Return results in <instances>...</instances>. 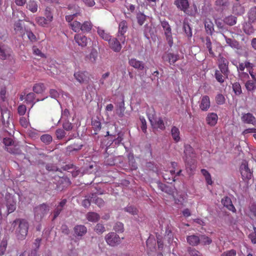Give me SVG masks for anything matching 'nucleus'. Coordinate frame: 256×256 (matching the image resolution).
<instances>
[{
	"mask_svg": "<svg viewBox=\"0 0 256 256\" xmlns=\"http://www.w3.org/2000/svg\"><path fill=\"white\" fill-rule=\"evenodd\" d=\"M106 243L110 246H114L121 242V238L118 234L114 232L107 234L105 236Z\"/></svg>",
	"mask_w": 256,
	"mask_h": 256,
	"instance_id": "nucleus-6",
	"label": "nucleus"
},
{
	"mask_svg": "<svg viewBox=\"0 0 256 256\" xmlns=\"http://www.w3.org/2000/svg\"><path fill=\"white\" fill-rule=\"evenodd\" d=\"M37 23L42 26H46L50 24L44 16H38L36 18Z\"/></svg>",
	"mask_w": 256,
	"mask_h": 256,
	"instance_id": "nucleus-46",
	"label": "nucleus"
},
{
	"mask_svg": "<svg viewBox=\"0 0 256 256\" xmlns=\"http://www.w3.org/2000/svg\"><path fill=\"white\" fill-rule=\"evenodd\" d=\"M252 22H246L244 26V30L248 34H250L254 32V28L252 25Z\"/></svg>",
	"mask_w": 256,
	"mask_h": 256,
	"instance_id": "nucleus-39",
	"label": "nucleus"
},
{
	"mask_svg": "<svg viewBox=\"0 0 256 256\" xmlns=\"http://www.w3.org/2000/svg\"><path fill=\"white\" fill-rule=\"evenodd\" d=\"M92 24L90 21H86L81 24V30L84 32H88L90 31Z\"/></svg>",
	"mask_w": 256,
	"mask_h": 256,
	"instance_id": "nucleus-35",
	"label": "nucleus"
},
{
	"mask_svg": "<svg viewBox=\"0 0 256 256\" xmlns=\"http://www.w3.org/2000/svg\"><path fill=\"white\" fill-rule=\"evenodd\" d=\"M236 252L234 250H230L224 252L220 256H236Z\"/></svg>",
	"mask_w": 256,
	"mask_h": 256,
	"instance_id": "nucleus-64",
	"label": "nucleus"
},
{
	"mask_svg": "<svg viewBox=\"0 0 256 256\" xmlns=\"http://www.w3.org/2000/svg\"><path fill=\"white\" fill-rule=\"evenodd\" d=\"M174 170H170V172H166V173L163 174V178L167 182L172 183V182L175 180V176H174Z\"/></svg>",
	"mask_w": 256,
	"mask_h": 256,
	"instance_id": "nucleus-24",
	"label": "nucleus"
},
{
	"mask_svg": "<svg viewBox=\"0 0 256 256\" xmlns=\"http://www.w3.org/2000/svg\"><path fill=\"white\" fill-rule=\"evenodd\" d=\"M10 111L6 108H1V118H0V126H2L5 131L10 134L9 130L14 128V125L10 118Z\"/></svg>",
	"mask_w": 256,
	"mask_h": 256,
	"instance_id": "nucleus-2",
	"label": "nucleus"
},
{
	"mask_svg": "<svg viewBox=\"0 0 256 256\" xmlns=\"http://www.w3.org/2000/svg\"><path fill=\"white\" fill-rule=\"evenodd\" d=\"M86 218L90 222H96L99 220L100 216L96 212H90L87 214Z\"/></svg>",
	"mask_w": 256,
	"mask_h": 256,
	"instance_id": "nucleus-38",
	"label": "nucleus"
},
{
	"mask_svg": "<svg viewBox=\"0 0 256 256\" xmlns=\"http://www.w3.org/2000/svg\"><path fill=\"white\" fill-rule=\"evenodd\" d=\"M174 4L178 9L190 16L194 15L197 12L196 6L195 4L193 5V10L191 11L188 10L189 2L188 0H174Z\"/></svg>",
	"mask_w": 256,
	"mask_h": 256,
	"instance_id": "nucleus-5",
	"label": "nucleus"
},
{
	"mask_svg": "<svg viewBox=\"0 0 256 256\" xmlns=\"http://www.w3.org/2000/svg\"><path fill=\"white\" fill-rule=\"evenodd\" d=\"M228 65V60L220 54L218 60V68H220V72L226 77L228 76L229 74Z\"/></svg>",
	"mask_w": 256,
	"mask_h": 256,
	"instance_id": "nucleus-7",
	"label": "nucleus"
},
{
	"mask_svg": "<svg viewBox=\"0 0 256 256\" xmlns=\"http://www.w3.org/2000/svg\"><path fill=\"white\" fill-rule=\"evenodd\" d=\"M204 26L207 34L212 35L214 30V24L209 18H206L204 21Z\"/></svg>",
	"mask_w": 256,
	"mask_h": 256,
	"instance_id": "nucleus-26",
	"label": "nucleus"
},
{
	"mask_svg": "<svg viewBox=\"0 0 256 256\" xmlns=\"http://www.w3.org/2000/svg\"><path fill=\"white\" fill-rule=\"evenodd\" d=\"M11 50L6 46L0 43V58L6 60L10 55Z\"/></svg>",
	"mask_w": 256,
	"mask_h": 256,
	"instance_id": "nucleus-16",
	"label": "nucleus"
},
{
	"mask_svg": "<svg viewBox=\"0 0 256 256\" xmlns=\"http://www.w3.org/2000/svg\"><path fill=\"white\" fill-rule=\"evenodd\" d=\"M136 18L138 23L140 25H142L146 20V16L144 14L139 12L137 14Z\"/></svg>",
	"mask_w": 256,
	"mask_h": 256,
	"instance_id": "nucleus-53",
	"label": "nucleus"
},
{
	"mask_svg": "<svg viewBox=\"0 0 256 256\" xmlns=\"http://www.w3.org/2000/svg\"><path fill=\"white\" fill-rule=\"evenodd\" d=\"M216 100L218 104H224L225 102V98L222 94H218L216 98Z\"/></svg>",
	"mask_w": 256,
	"mask_h": 256,
	"instance_id": "nucleus-61",
	"label": "nucleus"
},
{
	"mask_svg": "<svg viewBox=\"0 0 256 256\" xmlns=\"http://www.w3.org/2000/svg\"><path fill=\"white\" fill-rule=\"evenodd\" d=\"M74 40L76 43L80 46L84 48L88 44L87 38L82 34H76L74 36Z\"/></svg>",
	"mask_w": 256,
	"mask_h": 256,
	"instance_id": "nucleus-15",
	"label": "nucleus"
},
{
	"mask_svg": "<svg viewBox=\"0 0 256 256\" xmlns=\"http://www.w3.org/2000/svg\"><path fill=\"white\" fill-rule=\"evenodd\" d=\"M236 66L238 71V72H243L245 68H246L248 70V68H252L254 67V64L249 62H240L238 65L234 64Z\"/></svg>",
	"mask_w": 256,
	"mask_h": 256,
	"instance_id": "nucleus-25",
	"label": "nucleus"
},
{
	"mask_svg": "<svg viewBox=\"0 0 256 256\" xmlns=\"http://www.w3.org/2000/svg\"><path fill=\"white\" fill-rule=\"evenodd\" d=\"M232 88L236 94H240L242 93L241 86L238 82H234L233 84Z\"/></svg>",
	"mask_w": 256,
	"mask_h": 256,
	"instance_id": "nucleus-50",
	"label": "nucleus"
},
{
	"mask_svg": "<svg viewBox=\"0 0 256 256\" xmlns=\"http://www.w3.org/2000/svg\"><path fill=\"white\" fill-rule=\"evenodd\" d=\"M249 22H254L256 20V6L252 8L248 12Z\"/></svg>",
	"mask_w": 256,
	"mask_h": 256,
	"instance_id": "nucleus-33",
	"label": "nucleus"
},
{
	"mask_svg": "<svg viewBox=\"0 0 256 256\" xmlns=\"http://www.w3.org/2000/svg\"><path fill=\"white\" fill-rule=\"evenodd\" d=\"M56 137L58 139H62L66 135L65 132L62 129H58L56 132Z\"/></svg>",
	"mask_w": 256,
	"mask_h": 256,
	"instance_id": "nucleus-63",
	"label": "nucleus"
},
{
	"mask_svg": "<svg viewBox=\"0 0 256 256\" xmlns=\"http://www.w3.org/2000/svg\"><path fill=\"white\" fill-rule=\"evenodd\" d=\"M188 243L192 246H196L200 243V236L196 235H191L186 238Z\"/></svg>",
	"mask_w": 256,
	"mask_h": 256,
	"instance_id": "nucleus-22",
	"label": "nucleus"
},
{
	"mask_svg": "<svg viewBox=\"0 0 256 256\" xmlns=\"http://www.w3.org/2000/svg\"><path fill=\"white\" fill-rule=\"evenodd\" d=\"M97 32L98 35L104 40L108 41L111 38L110 36L100 28H98Z\"/></svg>",
	"mask_w": 256,
	"mask_h": 256,
	"instance_id": "nucleus-37",
	"label": "nucleus"
},
{
	"mask_svg": "<svg viewBox=\"0 0 256 256\" xmlns=\"http://www.w3.org/2000/svg\"><path fill=\"white\" fill-rule=\"evenodd\" d=\"M82 144H74L72 146H68L67 148V151L70 152L73 151H78L82 148Z\"/></svg>",
	"mask_w": 256,
	"mask_h": 256,
	"instance_id": "nucleus-51",
	"label": "nucleus"
},
{
	"mask_svg": "<svg viewBox=\"0 0 256 256\" xmlns=\"http://www.w3.org/2000/svg\"><path fill=\"white\" fill-rule=\"evenodd\" d=\"M129 64L134 68L138 70H142L144 68V64L140 60H136V58H131L129 60Z\"/></svg>",
	"mask_w": 256,
	"mask_h": 256,
	"instance_id": "nucleus-21",
	"label": "nucleus"
},
{
	"mask_svg": "<svg viewBox=\"0 0 256 256\" xmlns=\"http://www.w3.org/2000/svg\"><path fill=\"white\" fill-rule=\"evenodd\" d=\"M242 122L256 126V118L251 113L242 114L241 117Z\"/></svg>",
	"mask_w": 256,
	"mask_h": 256,
	"instance_id": "nucleus-13",
	"label": "nucleus"
},
{
	"mask_svg": "<svg viewBox=\"0 0 256 256\" xmlns=\"http://www.w3.org/2000/svg\"><path fill=\"white\" fill-rule=\"evenodd\" d=\"M210 106V99L208 96H202L199 102L200 108L202 111H207Z\"/></svg>",
	"mask_w": 256,
	"mask_h": 256,
	"instance_id": "nucleus-12",
	"label": "nucleus"
},
{
	"mask_svg": "<svg viewBox=\"0 0 256 256\" xmlns=\"http://www.w3.org/2000/svg\"><path fill=\"white\" fill-rule=\"evenodd\" d=\"M108 42L110 48L114 52H118L121 50L122 46L116 38H110Z\"/></svg>",
	"mask_w": 256,
	"mask_h": 256,
	"instance_id": "nucleus-18",
	"label": "nucleus"
},
{
	"mask_svg": "<svg viewBox=\"0 0 256 256\" xmlns=\"http://www.w3.org/2000/svg\"><path fill=\"white\" fill-rule=\"evenodd\" d=\"M50 96L52 98L56 100L60 96V93L54 89L50 90Z\"/></svg>",
	"mask_w": 256,
	"mask_h": 256,
	"instance_id": "nucleus-62",
	"label": "nucleus"
},
{
	"mask_svg": "<svg viewBox=\"0 0 256 256\" xmlns=\"http://www.w3.org/2000/svg\"><path fill=\"white\" fill-rule=\"evenodd\" d=\"M128 28V22L126 21L122 20L120 22L118 36L122 44H124L126 40L124 34L126 32Z\"/></svg>",
	"mask_w": 256,
	"mask_h": 256,
	"instance_id": "nucleus-9",
	"label": "nucleus"
},
{
	"mask_svg": "<svg viewBox=\"0 0 256 256\" xmlns=\"http://www.w3.org/2000/svg\"><path fill=\"white\" fill-rule=\"evenodd\" d=\"M32 52L33 54L38 56L40 58L44 57V54L36 46H34L32 47Z\"/></svg>",
	"mask_w": 256,
	"mask_h": 256,
	"instance_id": "nucleus-56",
	"label": "nucleus"
},
{
	"mask_svg": "<svg viewBox=\"0 0 256 256\" xmlns=\"http://www.w3.org/2000/svg\"><path fill=\"white\" fill-rule=\"evenodd\" d=\"M214 76L218 82L220 83H223L224 82V76L221 74L219 70H216Z\"/></svg>",
	"mask_w": 256,
	"mask_h": 256,
	"instance_id": "nucleus-52",
	"label": "nucleus"
},
{
	"mask_svg": "<svg viewBox=\"0 0 256 256\" xmlns=\"http://www.w3.org/2000/svg\"><path fill=\"white\" fill-rule=\"evenodd\" d=\"M14 30L16 33L22 36L24 34L25 30L22 26L21 20H19L15 22L14 24Z\"/></svg>",
	"mask_w": 256,
	"mask_h": 256,
	"instance_id": "nucleus-30",
	"label": "nucleus"
},
{
	"mask_svg": "<svg viewBox=\"0 0 256 256\" xmlns=\"http://www.w3.org/2000/svg\"><path fill=\"white\" fill-rule=\"evenodd\" d=\"M49 210L48 206L46 204H42L34 208V216L36 219L40 220Z\"/></svg>",
	"mask_w": 256,
	"mask_h": 256,
	"instance_id": "nucleus-10",
	"label": "nucleus"
},
{
	"mask_svg": "<svg viewBox=\"0 0 256 256\" xmlns=\"http://www.w3.org/2000/svg\"><path fill=\"white\" fill-rule=\"evenodd\" d=\"M12 226L14 228V232L17 238L20 240L25 239L29 228L27 220L24 219L18 218L13 222Z\"/></svg>",
	"mask_w": 256,
	"mask_h": 256,
	"instance_id": "nucleus-1",
	"label": "nucleus"
},
{
	"mask_svg": "<svg viewBox=\"0 0 256 256\" xmlns=\"http://www.w3.org/2000/svg\"><path fill=\"white\" fill-rule=\"evenodd\" d=\"M200 242L202 245H209L212 242V240L206 235H200Z\"/></svg>",
	"mask_w": 256,
	"mask_h": 256,
	"instance_id": "nucleus-44",
	"label": "nucleus"
},
{
	"mask_svg": "<svg viewBox=\"0 0 256 256\" xmlns=\"http://www.w3.org/2000/svg\"><path fill=\"white\" fill-rule=\"evenodd\" d=\"M218 116L216 113L210 112L207 114L206 122L210 126H214L218 122Z\"/></svg>",
	"mask_w": 256,
	"mask_h": 256,
	"instance_id": "nucleus-17",
	"label": "nucleus"
},
{
	"mask_svg": "<svg viewBox=\"0 0 256 256\" xmlns=\"http://www.w3.org/2000/svg\"><path fill=\"white\" fill-rule=\"evenodd\" d=\"M164 61H168L170 64H174L178 60V56L171 53L166 54L162 56Z\"/></svg>",
	"mask_w": 256,
	"mask_h": 256,
	"instance_id": "nucleus-23",
	"label": "nucleus"
},
{
	"mask_svg": "<svg viewBox=\"0 0 256 256\" xmlns=\"http://www.w3.org/2000/svg\"><path fill=\"white\" fill-rule=\"evenodd\" d=\"M26 8L32 13L36 12L38 10L37 2L34 0H30L26 5Z\"/></svg>",
	"mask_w": 256,
	"mask_h": 256,
	"instance_id": "nucleus-31",
	"label": "nucleus"
},
{
	"mask_svg": "<svg viewBox=\"0 0 256 256\" xmlns=\"http://www.w3.org/2000/svg\"><path fill=\"white\" fill-rule=\"evenodd\" d=\"M114 230L118 232H122L124 230V225L122 222H116L114 226Z\"/></svg>",
	"mask_w": 256,
	"mask_h": 256,
	"instance_id": "nucleus-59",
	"label": "nucleus"
},
{
	"mask_svg": "<svg viewBox=\"0 0 256 256\" xmlns=\"http://www.w3.org/2000/svg\"><path fill=\"white\" fill-rule=\"evenodd\" d=\"M216 6L222 8V9L227 6L228 2L226 0H216Z\"/></svg>",
	"mask_w": 256,
	"mask_h": 256,
	"instance_id": "nucleus-55",
	"label": "nucleus"
},
{
	"mask_svg": "<svg viewBox=\"0 0 256 256\" xmlns=\"http://www.w3.org/2000/svg\"><path fill=\"white\" fill-rule=\"evenodd\" d=\"M44 14L45 18L50 23L54 20L52 10L50 7H46L44 11Z\"/></svg>",
	"mask_w": 256,
	"mask_h": 256,
	"instance_id": "nucleus-29",
	"label": "nucleus"
},
{
	"mask_svg": "<svg viewBox=\"0 0 256 256\" xmlns=\"http://www.w3.org/2000/svg\"><path fill=\"white\" fill-rule=\"evenodd\" d=\"M76 80L80 84L84 83L88 80V74L85 71H78L74 74Z\"/></svg>",
	"mask_w": 256,
	"mask_h": 256,
	"instance_id": "nucleus-14",
	"label": "nucleus"
},
{
	"mask_svg": "<svg viewBox=\"0 0 256 256\" xmlns=\"http://www.w3.org/2000/svg\"><path fill=\"white\" fill-rule=\"evenodd\" d=\"M183 29L188 37H191L192 36V31L189 24L186 22H184Z\"/></svg>",
	"mask_w": 256,
	"mask_h": 256,
	"instance_id": "nucleus-48",
	"label": "nucleus"
},
{
	"mask_svg": "<svg viewBox=\"0 0 256 256\" xmlns=\"http://www.w3.org/2000/svg\"><path fill=\"white\" fill-rule=\"evenodd\" d=\"M170 134L175 142H178L180 140V131L176 126H172Z\"/></svg>",
	"mask_w": 256,
	"mask_h": 256,
	"instance_id": "nucleus-20",
	"label": "nucleus"
},
{
	"mask_svg": "<svg viewBox=\"0 0 256 256\" xmlns=\"http://www.w3.org/2000/svg\"><path fill=\"white\" fill-rule=\"evenodd\" d=\"M3 142L6 146V150L10 154L20 156L22 158H24L25 156L20 150V146L15 144L11 138H4Z\"/></svg>",
	"mask_w": 256,
	"mask_h": 256,
	"instance_id": "nucleus-4",
	"label": "nucleus"
},
{
	"mask_svg": "<svg viewBox=\"0 0 256 256\" xmlns=\"http://www.w3.org/2000/svg\"><path fill=\"white\" fill-rule=\"evenodd\" d=\"M176 195L178 198H176V196H174V194L173 196L175 203L178 204H182L185 199V196L182 195V194L178 193H176Z\"/></svg>",
	"mask_w": 256,
	"mask_h": 256,
	"instance_id": "nucleus-42",
	"label": "nucleus"
},
{
	"mask_svg": "<svg viewBox=\"0 0 256 256\" xmlns=\"http://www.w3.org/2000/svg\"><path fill=\"white\" fill-rule=\"evenodd\" d=\"M193 148L190 145H185L184 152L186 156L190 157L192 156V154H193Z\"/></svg>",
	"mask_w": 256,
	"mask_h": 256,
	"instance_id": "nucleus-49",
	"label": "nucleus"
},
{
	"mask_svg": "<svg viewBox=\"0 0 256 256\" xmlns=\"http://www.w3.org/2000/svg\"><path fill=\"white\" fill-rule=\"evenodd\" d=\"M3 194H0V205H5L6 207V214L14 212L16 208V202L14 196L9 193H6L4 198Z\"/></svg>",
	"mask_w": 256,
	"mask_h": 256,
	"instance_id": "nucleus-3",
	"label": "nucleus"
},
{
	"mask_svg": "<svg viewBox=\"0 0 256 256\" xmlns=\"http://www.w3.org/2000/svg\"><path fill=\"white\" fill-rule=\"evenodd\" d=\"M232 12L236 15H242L244 12V8L239 4H235L232 8Z\"/></svg>",
	"mask_w": 256,
	"mask_h": 256,
	"instance_id": "nucleus-32",
	"label": "nucleus"
},
{
	"mask_svg": "<svg viewBox=\"0 0 256 256\" xmlns=\"http://www.w3.org/2000/svg\"><path fill=\"white\" fill-rule=\"evenodd\" d=\"M7 246V240H2L0 244V253L4 254Z\"/></svg>",
	"mask_w": 256,
	"mask_h": 256,
	"instance_id": "nucleus-57",
	"label": "nucleus"
},
{
	"mask_svg": "<svg viewBox=\"0 0 256 256\" xmlns=\"http://www.w3.org/2000/svg\"><path fill=\"white\" fill-rule=\"evenodd\" d=\"M240 170L243 179L249 180L251 178L252 174L248 168L247 162L244 161L240 166Z\"/></svg>",
	"mask_w": 256,
	"mask_h": 256,
	"instance_id": "nucleus-11",
	"label": "nucleus"
},
{
	"mask_svg": "<svg viewBox=\"0 0 256 256\" xmlns=\"http://www.w3.org/2000/svg\"><path fill=\"white\" fill-rule=\"evenodd\" d=\"M45 89L46 87L44 84L42 83L36 84L33 88V90L37 94L42 93Z\"/></svg>",
	"mask_w": 256,
	"mask_h": 256,
	"instance_id": "nucleus-41",
	"label": "nucleus"
},
{
	"mask_svg": "<svg viewBox=\"0 0 256 256\" xmlns=\"http://www.w3.org/2000/svg\"><path fill=\"white\" fill-rule=\"evenodd\" d=\"M161 25L163 28L164 33L168 44L171 46L173 44V40L170 26L166 21L162 22Z\"/></svg>",
	"mask_w": 256,
	"mask_h": 256,
	"instance_id": "nucleus-8",
	"label": "nucleus"
},
{
	"mask_svg": "<svg viewBox=\"0 0 256 256\" xmlns=\"http://www.w3.org/2000/svg\"><path fill=\"white\" fill-rule=\"evenodd\" d=\"M81 23L77 20H74L69 24L72 30L78 32L81 30Z\"/></svg>",
	"mask_w": 256,
	"mask_h": 256,
	"instance_id": "nucleus-36",
	"label": "nucleus"
},
{
	"mask_svg": "<svg viewBox=\"0 0 256 256\" xmlns=\"http://www.w3.org/2000/svg\"><path fill=\"white\" fill-rule=\"evenodd\" d=\"M66 203V199H64L61 200L59 204L56 206L54 212V218H56L60 214Z\"/></svg>",
	"mask_w": 256,
	"mask_h": 256,
	"instance_id": "nucleus-28",
	"label": "nucleus"
},
{
	"mask_svg": "<svg viewBox=\"0 0 256 256\" xmlns=\"http://www.w3.org/2000/svg\"><path fill=\"white\" fill-rule=\"evenodd\" d=\"M74 232L76 235L82 236L86 234L87 229L83 225H78L74 227Z\"/></svg>",
	"mask_w": 256,
	"mask_h": 256,
	"instance_id": "nucleus-27",
	"label": "nucleus"
},
{
	"mask_svg": "<svg viewBox=\"0 0 256 256\" xmlns=\"http://www.w3.org/2000/svg\"><path fill=\"white\" fill-rule=\"evenodd\" d=\"M223 36H224V38H225L226 44L228 46H230L232 48H238V44L236 40H232V38H228L224 34H223Z\"/></svg>",
	"mask_w": 256,
	"mask_h": 256,
	"instance_id": "nucleus-43",
	"label": "nucleus"
},
{
	"mask_svg": "<svg viewBox=\"0 0 256 256\" xmlns=\"http://www.w3.org/2000/svg\"><path fill=\"white\" fill-rule=\"evenodd\" d=\"M236 17L234 16H228L224 18V22L229 26H234L236 22Z\"/></svg>",
	"mask_w": 256,
	"mask_h": 256,
	"instance_id": "nucleus-34",
	"label": "nucleus"
},
{
	"mask_svg": "<svg viewBox=\"0 0 256 256\" xmlns=\"http://www.w3.org/2000/svg\"><path fill=\"white\" fill-rule=\"evenodd\" d=\"M70 116L69 110L66 108L62 112L61 119L62 120L68 121Z\"/></svg>",
	"mask_w": 256,
	"mask_h": 256,
	"instance_id": "nucleus-54",
	"label": "nucleus"
},
{
	"mask_svg": "<svg viewBox=\"0 0 256 256\" xmlns=\"http://www.w3.org/2000/svg\"><path fill=\"white\" fill-rule=\"evenodd\" d=\"M95 231L98 234H101L105 231V228L100 224H98L95 227Z\"/></svg>",
	"mask_w": 256,
	"mask_h": 256,
	"instance_id": "nucleus-58",
	"label": "nucleus"
},
{
	"mask_svg": "<svg viewBox=\"0 0 256 256\" xmlns=\"http://www.w3.org/2000/svg\"><path fill=\"white\" fill-rule=\"evenodd\" d=\"M188 252L190 256H203L200 252L193 248H188Z\"/></svg>",
	"mask_w": 256,
	"mask_h": 256,
	"instance_id": "nucleus-47",
	"label": "nucleus"
},
{
	"mask_svg": "<svg viewBox=\"0 0 256 256\" xmlns=\"http://www.w3.org/2000/svg\"><path fill=\"white\" fill-rule=\"evenodd\" d=\"M150 120L151 122L152 125L154 126V128H159L161 130H163L164 128V122L161 118H158V120H156L154 124L152 120L150 119Z\"/></svg>",
	"mask_w": 256,
	"mask_h": 256,
	"instance_id": "nucleus-40",
	"label": "nucleus"
},
{
	"mask_svg": "<svg viewBox=\"0 0 256 256\" xmlns=\"http://www.w3.org/2000/svg\"><path fill=\"white\" fill-rule=\"evenodd\" d=\"M41 141L46 144H49L52 140V136L48 134H44L40 136Z\"/></svg>",
	"mask_w": 256,
	"mask_h": 256,
	"instance_id": "nucleus-45",
	"label": "nucleus"
},
{
	"mask_svg": "<svg viewBox=\"0 0 256 256\" xmlns=\"http://www.w3.org/2000/svg\"><path fill=\"white\" fill-rule=\"evenodd\" d=\"M222 203L224 206L226 207L230 210L234 212H236V210L232 204L231 199L230 198L226 196L223 198L222 200Z\"/></svg>",
	"mask_w": 256,
	"mask_h": 256,
	"instance_id": "nucleus-19",
	"label": "nucleus"
},
{
	"mask_svg": "<svg viewBox=\"0 0 256 256\" xmlns=\"http://www.w3.org/2000/svg\"><path fill=\"white\" fill-rule=\"evenodd\" d=\"M124 210L132 215L136 214H137L136 209L132 206H128L124 208Z\"/></svg>",
	"mask_w": 256,
	"mask_h": 256,
	"instance_id": "nucleus-60",
	"label": "nucleus"
}]
</instances>
